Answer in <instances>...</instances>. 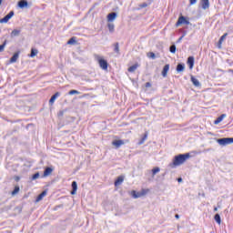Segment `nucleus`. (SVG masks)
<instances>
[{"label": "nucleus", "instance_id": "obj_1", "mask_svg": "<svg viewBox=\"0 0 233 233\" xmlns=\"http://www.w3.org/2000/svg\"><path fill=\"white\" fill-rule=\"evenodd\" d=\"M190 157L189 153L186 154H179L177 156H175L173 158V162L169 163L168 167L169 168H176V167H180V165H183L187 159Z\"/></svg>", "mask_w": 233, "mask_h": 233}, {"label": "nucleus", "instance_id": "obj_2", "mask_svg": "<svg viewBox=\"0 0 233 233\" xmlns=\"http://www.w3.org/2000/svg\"><path fill=\"white\" fill-rule=\"evenodd\" d=\"M95 59L98 62V65L102 70H108V62L99 55H95Z\"/></svg>", "mask_w": 233, "mask_h": 233}, {"label": "nucleus", "instance_id": "obj_3", "mask_svg": "<svg viewBox=\"0 0 233 233\" xmlns=\"http://www.w3.org/2000/svg\"><path fill=\"white\" fill-rule=\"evenodd\" d=\"M217 143L221 147H227V145H232L233 137H223L217 139Z\"/></svg>", "mask_w": 233, "mask_h": 233}, {"label": "nucleus", "instance_id": "obj_4", "mask_svg": "<svg viewBox=\"0 0 233 233\" xmlns=\"http://www.w3.org/2000/svg\"><path fill=\"white\" fill-rule=\"evenodd\" d=\"M181 25H190V21L187 20V17L180 15L176 23V26H181Z\"/></svg>", "mask_w": 233, "mask_h": 233}, {"label": "nucleus", "instance_id": "obj_5", "mask_svg": "<svg viewBox=\"0 0 233 233\" xmlns=\"http://www.w3.org/2000/svg\"><path fill=\"white\" fill-rule=\"evenodd\" d=\"M13 15H15L14 11H10L5 17L0 19V24L7 23L8 21H10V19H12Z\"/></svg>", "mask_w": 233, "mask_h": 233}, {"label": "nucleus", "instance_id": "obj_6", "mask_svg": "<svg viewBox=\"0 0 233 233\" xmlns=\"http://www.w3.org/2000/svg\"><path fill=\"white\" fill-rule=\"evenodd\" d=\"M72 190H71V196H76L77 192V182L73 181L71 184Z\"/></svg>", "mask_w": 233, "mask_h": 233}, {"label": "nucleus", "instance_id": "obj_7", "mask_svg": "<svg viewBox=\"0 0 233 233\" xmlns=\"http://www.w3.org/2000/svg\"><path fill=\"white\" fill-rule=\"evenodd\" d=\"M60 96H61V93L59 92H56L55 95H53L49 99V105H54V103L56 102V99H57V97H59Z\"/></svg>", "mask_w": 233, "mask_h": 233}, {"label": "nucleus", "instance_id": "obj_8", "mask_svg": "<svg viewBox=\"0 0 233 233\" xmlns=\"http://www.w3.org/2000/svg\"><path fill=\"white\" fill-rule=\"evenodd\" d=\"M117 17V13L112 12L107 15V21L111 23V21H114Z\"/></svg>", "mask_w": 233, "mask_h": 233}, {"label": "nucleus", "instance_id": "obj_9", "mask_svg": "<svg viewBox=\"0 0 233 233\" xmlns=\"http://www.w3.org/2000/svg\"><path fill=\"white\" fill-rule=\"evenodd\" d=\"M203 10H208L210 8V2L208 0H201Z\"/></svg>", "mask_w": 233, "mask_h": 233}, {"label": "nucleus", "instance_id": "obj_10", "mask_svg": "<svg viewBox=\"0 0 233 233\" xmlns=\"http://www.w3.org/2000/svg\"><path fill=\"white\" fill-rule=\"evenodd\" d=\"M52 172H54V168L50 167H46V169L44 170V177H48V176H50Z\"/></svg>", "mask_w": 233, "mask_h": 233}, {"label": "nucleus", "instance_id": "obj_11", "mask_svg": "<svg viewBox=\"0 0 233 233\" xmlns=\"http://www.w3.org/2000/svg\"><path fill=\"white\" fill-rule=\"evenodd\" d=\"M168 70H170V65L167 64L162 70V76L163 77H167V75L168 74Z\"/></svg>", "mask_w": 233, "mask_h": 233}, {"label": "nucleus", "instance_id": "obj_12", "mask_svg": "<svg viewBox=\"0 0 233 233\" xmlns=\"http://www.w3.org/2000/svg\"><path fill=\"white\" fill-rule=\"evenodd\" d=\"M17 59H19V51L13 55V56L9 60V63H16Z\"/></svg>", "mask_w": 233, "mask_h": 233}, {"label": "nucleus", "instance_id": "obj_13", "mask_svg": "<svg viewBox=\"0 0 233 233\" xmlns=\"http://www.w3.org/2000/svg\"><path fill=\"white\" fill-rule=\"evenodd\" d=\"M45 196H46V190H44L42 193H40L35 199V203H39V201L43 200V198H45Z\"/></svg>", "mask_w": 233, "mask_h": 233}, {"label": "nucleus", "instance_id": "obj_14", "mask_svg": "<svg viewBox=\"0 0 233 233\" xmlns=\"http://www.w3.org/2000/svg\"><path fill=\"white\" fill-rule=\"evenodd\" d=\"M18 6L19 8H26V6H28V1L26 0L18 1Z\"/></svg>", "mask_w": 233, "mask_h": 233}, {"label": "nucleus", "instance_id": "obj_15", "mask_svg": "<svg viewBox=\"0 0 233 233\" xmlns=\"http://www.w3.org/2000/svg\"><path fill=\"white\" fill-rule=\"evenodd\" d=\"M123 181H125V177L123 176L118 177L115 181V187H119V185H121Z\"/></svg>", "mask_w": 233, "mask_h": 233}, {"label": "nucleus", "instance_id": "obj_16", "mask_svg": "<svg viewBox=\"0 0 233 233\" xmlns=\"http://www.w3.org/2000/svg\"><path fill=\"white\" fill-rule=\"evenodd\" d=\"M112 145H114V147H116V148H119V147H121V145H125V141H123V140H114L112 142Z\"/></svg>", "mask_w": 233, "mask_h": 233}, {"label": "nucleus", "instance_id": "obj_17", "mask_svg": "<svg viewBox=\"0 0 233 233\" xmlns=\"http://www.w3.org/2000/svg\"><path fill=\"white\" fill-rule=\"evenodd\" d=\"M227 35H228V33L224 34L218 40V48H221V45H223V42L225 41V39H227Z\"/></svg>", "mask_w": 233, "mask_h": 233}, {"label": "nucleus", "instance_id": "obj_18", "mask_svg": "<svg viewBox=\"0 0 233 233\" xmlns=\"http://www.w3.org/2000/svg\"><path fill=\"white\" fill-rule=\"evenodd\" d=\"M187 65H188L190 70H192L194 68V56H189L187 58Z\"/></svg>", "mask_w": 233, "mask_h": 233}, {"label": "nucleus", "instance_id": "obj_19", "mask_svg": "<svg viewBox=\"0 0 233 233\" xmlns=\"http://www.w3.org/2000/svg\"><path fill=\"white\" fill-rule=\"evenodd\" d=\"M20 35H21V30L19 29H14L11 32V37H19Z\"/></svg>", "mask_w": 233, "mask_h": 233}, {"label": "nucleus", "instance_id": "obj_20", "mask_svg": "<svg viewBox=\"0 0 233 233\" xmlns=\"http://www.w3.org/2000/svg\"><path fill=\"white\" fill-rule=\"evenodd\" d=\"M225 117H227V115H226V114H222L220 116H218V117L215 120L214 124H215V125H219V123H221V121H223V119H225Z\"/></svg>", "mask_w": 233, "mask_h": 233}, {"label": "nucleus", "instance_id": "obj_21", "mask_svg": "<svg viewBox=\"0 0 233 233\" xmlns=\"http://www.w3.org/2000/svg\"><path fill=\"white\" fill-rule=\"evenodd\" d=\"M191 82L193 83L194 86H201V83H199V80L198 78L191 76Z\"/></svg>", "mask_w": 233, "mask_h": 233}, {"label": "nucleus", "instance_id": "obj_22", "mask_svg": "<svg viewBox=\"0 0 233 233\" xmlns=\"http://www.w3.org/2000/svg\"><path fill=\"white\" fill-rule=\"evenodd\" d=\"M185 71V64L179 63L177 66V72H184Z\"/></svg>", "mask_w": 233, "mask_h": 233}, {"label": "nucleus", "instance_id": "obj_23", "mask_svg": "<svg viewBox=\"0 0 233 233\" xmlns=\"http://www.w3.org/2000/svg\"><path fill=\"white\" fill-rule=\"evenodd\" d=\"M139 66V65L138 64H135V65H133V66H131L130 67H128V72H136V70H137V67Z\"/></svg>", "mask_w": 233, "mask_h": 233}, {"label": "nucleus", "instance_id": "obj_24", "mask_svg": "<svg viewBox=\"0 0 233 233\" xmlns=\"http://www.w3.org/2000/svg\"><path fill=\"white\" fill-rule=\"evenodd\" d=\"M37 54H39V51L37 49L31 48L30 57H35V56H37Z\"/></svg>", "mask_w": 233, "mask_h": 233}, {"label": "nucleus", "instance_id": "obj_25", "mask_svg": "<svg viewBox=\"0 0 233 233\" xmlns=\"http://www.w3.org/2000/svg\"><path fill=\"white\" fill-rule=\"evenodd\" d=\"M148 137V133H145L144 137L141 138V140L138 142V145H143V143H145V141H147V138Z\"/></svg>", "mask_w": 233, "mask_h": 233}, {"label": "nucleus", "instance_id": "obj_26", "mask_svg": "<svg viewBox=\"0 0 233 233\" xmlns=\"http://www.w3.org/2000/svg\"><path fill=\"white\" fill-rule=\"evenodd\" d=\"M214 219L218 225H221V216H219V214L217 213L214 217Z\"/></svg>", "mask_w": 233, "mask_h": 233}, {"label": "nucleus", "instance_id": "obj_27", "mask_svg": "<svg viewBox=\"0 0 233 233\" xmlns=\"http://www.w3.org/2000/svg\"><path fill=\"white\" fill-rule=\"evenodd\" d=\"M131 194H132V196H133V198H134L135 199H137V198H139L140 196H142L141 193L137 192L136 190H133V191L131 192Z\"/></svg>", "mask_w": 233, "mask_h": 233}, {"label": "nucleus", "instance_id": "obj_28", "mask_svg": "<svg viewBox=\"0 0 233 233\" xmlns=\"http://www.w3.org/2000/svg\"><path fill=\"white\" fill-rule=\"evenodd\" d=\"M77 43V41H76V36L71 37L68 41H67V45H76Z\"/></svg>", "mask_w": 233, "mask_h": 233}, {"label": "nucleus", "instance_id": "obj_29", "mask_svg": "<svg viewBox=\"0 0 233 233\" xmlns=\"http://www.w3.org/2000/svg\"><path fill=\"white\" fill-rule=\"evenodd\" d=\"M114 52H116V54H120L119 53V43H115L114 44Z\"/></svg>", "mask_w": 233, "mask_h": 233}, {"label": "nucleus", "instance_id": "obj_30", "mask_svg": "<svg viewBox=\"0 0 233 233\" xmlns=\"http://www.w3.org/2000/svg\"><path fill=\"white\" fill-rule=\"evenodd\" d=\"M107 26H108L109 32H111V33L114 32L115 25H114L113 23H109V24L107 25Z\"/></svg>", "mask_w": 233, "mask_h": 233}, {"label": "nucleus", "instance_id": "obj_31", "mask_svg": "<svg viewBox=\"0 0 233 233\" xmlns=\"http://www.w3.org/2000/svg\"><path fill=\"white\" fill-rule=\"evenodd\" d=\"M19 193V187H15L14 190L12 191V196H15V194Z\"/></svg>", "mask_w": 233, "mask_h": 233}, {"label": "nucleus", "instance_id": "obj_32", "mask_svg": "<svg viewBox=\"0 0 233 233\" xmlns=\"http://www.w3.org/2000/svg\"><path fill=\"white\" fill-rule=\"evenodd\" d=\"M169 52H171V54H176V45L170 46Z\"/></svg>", "mask_w": 233, "mask_h": 233}, {"label": "nucleus", "instance_id": "obj_33", "mask_svg": "<svg viewBox=\"0 0 233 233\" xmlns=\"http://www.w3.org/2000/svg\"><path fill=\"white\" fill-rule=\"evenodd\" d=\"M5 46H6V40H5L2 45H0V52H5Z\"/></svg>", "mask_w": 233, "mask_h": 233}, {"label": "nucleus", "instance_id": "obj_34", "mask_svg": "<svg viewBox=\"0 0 233 233\" xmlns=\"http://www.w3.org/2000/svg\"><path fill=\"white\" fill-rule=\"evenodd\" d=\"M147 57H150V59H156V54L154 52L147 53Z\"/></svg>", "mask_w": 233, "mask_h": 233}, {"label": "nucleus", "instance_id": "obj_35", "mask_svg": "<svg viewBox=\"0 0 233 233\" xmlns=\"http://www.w3.org/2000/svg\"><path fill=\"white\" fill-rule=\"evenodd\" d=\"M161 169L159 167H155L152 169L153 176H156Z\"/></svg>", "mask_w": 233, "mask_h": 233}, {"label": "nucleus", "instance_id": "obj_36", "mask_svg": "<svg viewBox=\"0 0 233 233\" xmlns=\"http://www.w3.org/2000/svg\"><path fill=\"white\" fill-rule=\"evenodd\" d=\"M149 5H150V3L147 4V3L144 2L139 5V8H147V6H148Z\"/></svg>", "mask_w": 233, "mask_h": 233}, {"label": "nucleus", "instance_id": "obj_37", "mask_svg": "<svg viewBox=\"0 0 233 233\" xmlns=\"http://www.w3.org/2000/svg\"><path fill=\"white\" fill-rule=\"evenodd\" d=\"M32 179H33V181L35 180V179H39V172L35 173L32 176Z\"/></svg>", "mask_w": 233, "mask_h": 233}, {"label": "nucleus", "instance_id": "obj_38", "mask_svg": "<svg viewBox=\"0 0 233 233\" xmlns=\"http://www.w3.org/2000/svg\"><path fill=\"white\" fill-rule=\"evenodd\" d=\"M74 94H79V91L74 89L69 91V96H74Z\"/></svg>", "mask_w": 233, "mask_h": 233}, {"label": "nucleus", "instance_id": "obj_39", "mask_svg": "<svg viewBox=\"0 0 233 233\" xmlns=\"http://www.w3.org/2000/svg\"><path fill=\"white\" fill-rule=\"evenodd\" d=\"M198 3V0H189V5H196Z\"/></svg>", "mask_w": 233, "mask_h": 233}, {"label": "nucleus", "instance_id": "obj_40", "mask_svg": "<svg viewBox=\"0 0 233 233\" xmlns=\"http://www.w3.org/2000/svg\"><path fill=\"white\" fill-rule=\"evenodd\" d=\"M183 37H185V34L177 39V43H181V41H183Z\"/></svg>", "mask_w": 233, "mask_h": 233}, {"label": "nucleus", "instance_id": "obj_41", "mask_svg": "<svg viewBox=\"0 0 233 233\" xmlns=\"http://www.w3.org/2000/svg\"><path fill=\"white\" fill-rule=\"evenodd\" d=\"M152 86V84L150 82L146 83V88H150Z\"/></svg>", "mask_w": 233, "mask_h": 233}, {"label": "nucleus", "instance_id": "obj_42", "mask_svg": "<svg viewBox=\"0 0 233 233\" xmlns=\"http://www.w3.org/2000/svg\"><path fill=\"white\" fill-rule=\"evenodd\" d=\"M182 181H183V178H181V177H178V178H177V182H178V183H181Z\"/></svg>", "mask_w": 233, "mask_h": 233}, {"label": "nucleus", "instance_id": "obj_43", "mask_svg": "<svg viewBox=\"0 0 233 233\" xmlns=\"http://www.w3.org/2000/svg\"><path fill=\"white\" fill-rule=\"evenodd\" d=\"M175 218H176V219H179V215H178V214H176V215H175Z\"/></svg>", "mask_w": 233, "mask_h": 233}, {"label": "nucleus", "instance_id": "obj_44", "mask_svg": "<svg viewBox=\"0 0 233 233\" xmlns=\"http://www.w3.org/2000/svg\"><path fill=\"white\" fill-rule=\"evenodd\" d=\"M19 179H21L19 177H15V181H19Z\"/></svg>", "mask_w": 233, "mask_h": 233}, {"label": "nucleus", "instance_id": "obj_45", "mask_svg": "<svg viewBox=\"0 0 233 233\" xmlns=\"http://www.w3.org/2000/svg\"><path fill=\"white\" fill-rule=\"evenodd\" d=\"M214 212H218V208H214Z\"/></svg>", "mask_w": 233, "mask_h": 233}, {"label": "nucleus", "instance_id": "obj_46", "mask_svg": "<svg viewBox=\"0 0 233 233\" xmlns=\"http://www.w3.org/2000/svg\"><path fill=\"white\" fill-rule=\"evenodd\" d=\"M59 116H63V111H60Z\"/></svg>", "mask_w": 233, "mask_h": 233}, {"label": "nucleus", "instance_id": "obj_47", "mask_svg": "<svg viewBox=\"0 0 233 233\" xmlns=\"http://www.w3.org/2000/svg\"><path fill=\"white\" fill-rule=\"evenodd\" d=\"M2 3H3V0H0V5H2Z\"/></svg>", "mask_w": 233, "mask_h": 233}]
</instances>
